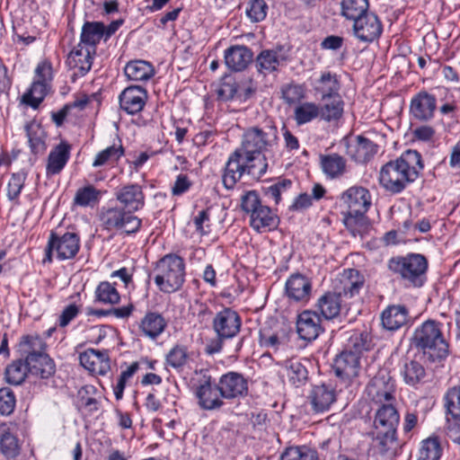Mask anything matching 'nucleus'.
<instances>
[{"label":"nucleus","mask_w":460,"mask_h":460,"mask_svg":"<svg viewBox=\"0 0 460 460\" xmlns=\"http://www.w3.org/2000/svg\"><path fill=\"white\" fill-rule=\"evenodd\" d=\"M423 168L421 155L416 150L408 149L382 166L380 185L392 194H399L420 177Z\"/></svg>","instance_id":"1"},{"label":"nucleus","mask_w":460,"mask_h":460,"mask_svg":"<svg viewBox=\"0 0 460 460\" xmlns=\"http://www.w3.org/2000/svg\"><path fill=\"white\" fill-rule=\"evenodd\" d=\"M371 342L366 331H354L349 335L343 350L334 360L333 368L339 378L350 381L358 376L362 353L370 349Z\"/></svg>","instance_id":"2"},{"label":"nucleus","mask_w":460,"mask_h":460,"mask_svg":"<svg viewBox=\"0 0 460 460\" xmlns=\"http://www.w3.org/2000/svg\"><path fill=\"white\" fill-rule=\"evenodd\" d=\"M441 327L438 322L428 320L415 330L412 337L415 347L421 349L431 361L442 360L449 353V345Z\"/></svg>","instance_id":"3"},{"label":"nucleus","mask_w":460,"mask_h":460,"mask_svg":"<svg viewBox=\"0 0 460 460\" xmlns=\"http://www.w3.org/2000/svg\"><path fill=\"white\" fill-rule=\"evenodd\" d=\"M428 260L420 253L394 256L387 262L388 270L396 275L405 286L420 288L427 280Z\"/></svg>","instance_id":"4"},{"label":"nucleus","mask_w":460,"mask_h":460,"mask_svg":"<svg viewBox=\"0 0 460 460\" xmlns=\"http://www.w3.org/2000/svg\"><path fill=\"white\" fill-rule=\"evenodd\" d=\"M279 131L275 122L271 119L261 124L251 126L243 130L241 146L236 150L241 155H262L278 144ZM251 160V158H249Z\"/></svg>","instance_id":"5"},{"label":"nucleus","mask_w":460,"mask_h":460,"mask_svg":"<svg viewBox=\"0 0 460 460\" xmlns=\"http://www.w3.org/2000/svg\"><path fill=\"white\" fill-rule=\"evenodd\" d=\"M184 259L175 253H168L155 264V283L163 293L180 290L185 281Z\"/></svg>","instance_id":"6"},{"label":"nucleus","mask_w":460,"mask_h":460,"mask_svg":"<svg viewBox=\"0 0 460 460\" xmlns=\"http://www.w3.org/2000/svg\"><path fill=\"white\" fill-rule=\"evenodd\" d=\"M191 383L193 394L200 409L215 411L225 405L218 381L216 382L209 369L195 370Z\"/></svg>","instance_id":"7"},{"label":"nucleus","mask_w":460,"mask_h":460,"mask_svg":"<svg viewBox=\"0 0 460 460\" xmlns=\"http://www.w3.org/2000/svg\"><path fill=\"white\" fill-rule=\"evenodd\" d=\"M346 207L345 224L350 226L363 220L364 215L371 206V195L367 189L361 186H352L346 190L340 198Z\"/></svg>","instance_id":"8"},{"label":"nucleus","mask_w":460,"mask_h":460,"mask_svg":"<svg viewBox=\"0 0 460 460\" xmlns=\"http://www.w3.org/2000/svg\"><path fill=\"white\" fill-rule=\"evenodd\" d=\"M80 249V237L75 232L51 231L46 247L44 262H51L53 254L58 261L75 257Z\"/></svg>","instance_id":"9"},{"label":"nucleus","mask_w":460,"mask_h":460,"mask_svg":"<svg viewBox=\"0 0 460 460\" xmlns=\"http://www.w3.org/2000/svg\"><path fill=\"white\" fill-rule=\"evenodd\" d=\"M99 217L103 229L107 231L121 230L127 234L138 232L142 225L140 218L128 213L123 208H102Z\"/></svg>","instance_id":"10"},{"label":"nucleus","mask_w":460,"mask_h":460,"mask_svg":"<svg viewBox=\"0 0 460 460\" xmlns=\"http://www.w3.org/2000/svg\"><path fill=\"white\" fill-rule=\"evenodd\" d=\"M367 398L376 404L395 402L396 384L386 367L380 368L366 386Z\"/></svg>","instance_id":"11"},{"label":"nucleus","mask_w":460,"mask_h":460,"mask_svg":"<svg viewBox=\"0 0 460 460\" xmlns=\"http://www.w3.org/2000/svg\"><path fill=\"white\" fill-rule=\"evenodd\" d=\"M222 396L227 401H235L246 397L249 394L248 379L236 371H228L218 379Z\"/></svg>","instance_id":"12"},{"label":"nucleus","mask_w":460,"mask_h":460,"mask_svg":"<svg viewBox=\"0 0 460 460\" xmlns=\"http://www.w3.org/2000/svg\"><path fill=\"white\" fill-rule=\"evenodd\" d=\"M370 436L372 438L371 448L380 456L394 460L400 454L401 444L397 430L373 429Z\"/></svg>","instance_id":"13"},{"label":"nucleus","mask_w":460,"mask_h":460,"mask_svg":"<svg viewBox=\"0 0 460 460\" xmlns=\"http://www.w3.org/2000/svg\"><path fill=\"white\" fill-rule=\"evenodd\" d=\"M307 400L314 413H324L330 411L337 401L336 388L331 383L314 385L308 393Z\"/></svg>","instance_id":"14"},{"label":"nucleus","mask_w":460,"mask_h":460,"mask_svg":"<svg viewBox=\"0 0 460 460\" xmlns=\"http://www.w3.org/2000/svg\"><path fill=\"white\" fill-rule=\"evenodd\" d=\"M241 325L242 319L239 314L229 307L217 312L212 321L215 333L221 338H227L228 340L239 333Z\"/></svg>","instance_id":"15"},{"label":"nucleus","mask_w":460,"mask_h":460,"mask_svg":"<svg viewBox=\"0 0 460 460\" xmlns=\"http://www.w3.org/2000/svg\"><path fill=\"white\" fill-rule=\"evenodd\" d=\"M147 100V90L140 85H129L119 95V108L128 115L141 112Z\"/></svg>","instance_id":"16"},{"label":"nucleus","mask_w":460,"mask_h":460,"mask_svg":"<svg viewBox=\"0 0 460 460\" xmlns=\"http://www.w3.org/2000/svg\"><path fill=\"white\" fill-rule=\"evenodd\" d=\"M353 34L362 42H373L383 31V25L378 16L371 12L353 22Z\"/></svg>","instance_id":"17"},{"label":"nucleus","mask_w":460,"mask_h":460,"mask_svg":"<svg viewBox=\"0 0 460 460\" xmlns=\"http://www.w3.org/2000/svg\"><path fill=\"white\" fill-rule=\"evenodd\" d=\"M312 295V281L301 273H294L288 277L285 284V296L288 300L306 304Z\"/></svg>","instance_id":"18"},{"label":"nucleus","mask_w":460,"mask_h":460,"mask_svg":"<svg viewBox=\"0 0 460 460\" xmlns=\"http://www.w3.org/2000/svg\"><path fill=\"white\" fill-rule=\"evenodd\" d=\"M296 325L299 338L307 341H314L324 331L320 314L312 310L300 313Z\"/></svg>","instance_id":"19"},{"label":"nucleus","mask_w":460,"mask_h":460,"mask_svg":"<svg viewBox=\"0 0 460 460\" xmlns=\"http://www.w3.org/2000/svg\"><path fill=\"white\" fill-rule=\"evenodd\" d=\"M116 199L128 213L133 214L142 209L146 203L143 189L137 183L124 185L115 191Z\"/></svg>","instance_id":"20"},{"label":"nucleus","mask_w":460,"mask_h":460,"mask_svg":"<svg viewBox=\"0 0 460 460\" xmlns=\"http://www.w3.org/2000/svg\"><path fill=\"white\" fill-rule=\"evenodd\" d=\"M168 322L156 311H146L137 323L139 335L151 341H156L166 330Z\"/></svg>","instance_id":"21"},{"label":"nucleus","mask_w":460,"mask_h":460,"mask_svg":"<svg viewBox=\"0 0 460 460\" xmlns=\"http://www.w3.org/2000/svg\"><path fill=\"white\" fill-rule=\"evenodd\" d=\"M79 361L82 367L93 375H106L111 369L108 350L88 349L80 353Z\"/></svg>","instance_id":"22"},{"label":"nucleus","mask_w":460,"mask_h":460,"mask_svg":"<svg viewBox=\"0 0 460 460\" xmlns=\"http://www.w3.org/2000/svg\"><path fill=\"white\" fill-rule=\"evenodd\" d=\"M96 52L75 46L68 54L66 65L73 71L72 80L84 76L92 68Z\"/></svg>","instance_id":"23"},{"label":"nucleus","mask_w":460,"mask_h":460,"mask_svg":"<svg viewBox=\"0 0 460 460\" xmlns=\"http://www.w3.org/2000/svg\"><path fill=\"white\" fill-rule=\"evenodd\" d=\"M436 108V97L426 91H421L412 97L410 111L416 119L427 121L433 118Z\"/></svg>","instance_id":"24"},{"label":"nucleus","mask_w":460,"mask_h":460,"mask_svg":"<svg viewBox=\"0 0 460 460\" xmlns=\"http://www.w3.org/2000/svg\"><path fill=\"white\" fill-rule=\"evenodd\" d=\"M72 146L62 140L49 154L46 164V175L51 177L61 172L71 155Z\"/></svg>","instance_id":"25"},{"label":"nucleus","mask_w":460,"mask_h":460,"mask_svg":"<svg viewBox=\"0 0 460 460\" xmlns=\"http://www.w3.org/2000/svg\"><path fill=\"white\" fill-rule=\"evenodd\" d=\"M400 414L394 402L380 403L373 421V429L397 430Z\"/></svg>","instance_id":"26"},{"label":"nucleus","mask_w":460,"mask_h":460,"mask_svg":"<svg viewBox=\"0 0 460 460\" xmlns=\"http://www.w3.org/2000/svg\"><path fill=\"white\" fill-rule=\"evenodd\" d=\"M243 155L240 150H234L226 163L222 182L226 189L233 190L241 177L245 173L243 164L241 162Z\"/></svg>","instance_id":"27"},{"label":"nucleus","mask_w":460,"mask_h":460,"mask_svg":"<svg viewBox=\"0 0 460 460\" xmlns=\"http://www.w3.org/2000/svg\"><path fill=\"white\" fill-rule=\"evenodd\" d=\"M252 51L244 45L231 46L225 50V63L233 71H243L252 62Z\"/></svg>","instance_id":"28"},{"label":"nucleus","mask_w":460,"mask_h":460,"mask_svg":"<svg viewBox=\"0 0 460 460\" xmlns=\"http://www.w3.org/2000/svg\"><path fill=\"white\" fill-rule=\"evenodd\" d=\"M283 46H277L273 49H264L259 53L255 59L257 71L264 75L278 70L281 62L286 61L287 57L280 55Z\"/></svg>","instance_id":"29"},{"label":"nucleus","mask_w":460,"mask_h":460,"mask_svg":"<svg viewBox=\"0 0 460 460\" xmlns=\"http://www.w3.org/2000/svg\"><path fill=\"white\" fill-rule=\"evenodd\" d=\"M409 322V311L405 305H392L381 314V323L388 331H397Z\"/></svg>","instance_id":"30"},{"label":"nucleus","mask_w":460,"mask_h":460,"mask_svg":"<svg viewBox=\"0 0 460 460\" xmlns=\"http://www.w3.org/2000/svg\"><path fill=\"white\" fill-rule=\"evenodd\" d=\"M25 363L29 373L41 379H49L56 372V364L46 351L25 358Z\"/></svg>","instance_id":"31"},{"label":"nucleus","mask_w":460,"mask_h":460,"mask_svg":"<svg viewBox=\"0 0 460 460\" xmlns=\"http://www.w3.org/2000/svg\"><path fill=\"white\" fill-rule=\"evenodd\" d=\"M278 225L279 217L269 206L261 205L250 215V226L258 233L275 229Z\"/></svg>","instance_id":"32"},{"label":"nucleus","mask_w":460,"mask_h":460,"mask_svg":"<svg viewBox=\"0 0 460 460\" xmlns=\"http://www.w3.org/2000/svg\"><path fill=\"white\" fill-rule=\"evenodd\" d=\"M377 152V145L364 136H358L355 144L347 145V154L357 163H366Z\"/></svg>","instance_id":"33"},{"label":"nucleus","mask_w":460,"mask_h":460,"mask_svg":"<svg viewBox=\"0 0 460 460\" xmlns=\"http://www.w3.org/2000/svg\"><path fill=\"white\" fill-rule=\"evenodd\" d=\"M103 29L104 24L101 22H85L77 46L96 52V46L103 38Z\"/></svg>","instance_id":"34"},{"label":"nucleus","mask_w":460,"mask_h":460,"mask_svg":"<svg viewBox=\"0 0 460 460\" xmlns=\"http://www.w3.org/2000/svg\"><path fill=\"white\" fill-rule=\"evenodd\" d=\"M340 282L341 295L351 298L359 294L365 284V278L358 270L347 269L343 270Z\"/></svg>","instance_id":"35"},{"label":"nucleus","mask_w":460,"mask_h":460,"mask_svg":"<svg viewBox=\"0 0 460 460\" xmlns=\"http://www.w3.org/2000/svg\"><path fill=\"white\" fill-rule=\"evenodd\" d=\"M320 165L323 173L329 179L340 178L347 171L346 159L336 153L321 155Z\"/></svg>","instance_id":"36"},{"label":"nucleus","mask_w":460,"mask_h":460,"mask_svg":"<svg viewBox=\"0 0 460 460\" xmlns=\"http://www.w3.org/2000/svg\"><path fill=\"white\" fill-rule=\"evenodd\" d=\"M341 292H326L321 296L316 307L326 320L336 318L341 309Z\"/></svg>","instance_id":"37"},{"label":"nucleus","mask_w":460,"mask_h":460,"mask_svg":"<svg viewBox=\"0 0 460 460\" xmlns=\"http://www.w3.org/2000/svg\"><path fill=\"white\" fill-rule=\"evenodd\" d=\"M124 73L128 80L146 82L155 75V68L150 62L137 59L128 62Z\"/></svg>","instance_id":"38"},{"label":"nucleus","mask_w":460,"mask_h":460,"mask_svg":"<svg viewBox=\"0 0 460 460\" xmlns=\"http://www.w3.org/2000/svg\"><path fill=\"white\" fill-rule=\"evenodd\" d=\"M25 131L31 153L43 154L47 149V134L41 125L36 122L27 123Z\"/></svg>","instance_id":"39"},{"label":"nucleus","mask_w":460,"mask_h":460,"mask_svg":"<svg viewBox=\"0 0 460 460\" xmlns=\"http://www.w3.org/2000/svg\"><path fill=\"white\" fill-rule=\"evenodd\" d=\"M314 89L322 94L323 101H326L329 97L340 95L341 84L336 74L327 71L321 75Z\"/></svg>","instance_id":"40"},{"label":"nucleus","mask_w":460,"mask_h":460,"mask_svg":"<svg viewBox=\"0 0 460 460\" xmlns=\"http://www.w3.org/2000/svg\"><path fill=\"white\" fill-rule=\"evenodd\" d=\"M305 363L308 361L305 359L303 362L299 358H291L285 363L288 379L296 387L304 385L308 380V370Z\"/></svg>","instance_id":"41"},{"label":"nucleus","mask_w":460,"mask_h":460,"mask_svg":"<svg viewBox=\"0 0 460 460\" xmlns=\"http://www.w3.org/2000/svg\"><path fill=\"white\" fill-rule=\"evenodd\" d=\"M401 375L405 384L413 387L423 384L427 376L424 366L414 359L406 361L403 364L401 369Z\"/></svg>","instance_id":"42"},{"label":"nucleus","mask_w":460,"mask_h":460,"mask_svg":"<svg viewBox=\"0 0 460 460\" xmlns=\"http://www.w3.org/2000/svg\"><path fill=\"white\" fill-rule=\"evenodd\" d=\"M47 344L39 335H23L18 343V350L24 358L46 351Z\"/></svg>","instance_id":"43"},{"label":"nucleus","mask_w":460,"mask_h":460,"mask_svg":"<svg viewBox=\"0 0 460 460\" xmlns=\"http://www.w3.org/2000/svg\"><path fill=\"white\" fill-rule=\"evenodd\" d=\"M368 8V0H341V14L352 22L367 13Z\"/></svg>","instance_id":"44"},{"label":"nucleus","mask_w":460,"mask_h":460,"mask_svg":"<svg viewBox=\"0 0 460 460\" xmlns=\"http://www.w3.org/2000/svg\"><path fill=\"white\" fill-rule=\"evenodd\" d=\"M0 432V452L8 460L16 458L21 450L17 437L8 429H3Z\"/></svg>","instance_id":"45"},{"label":"nucleus","mask_w":460,"mask_h":460,"mask_svg":"<svg viewBox=\"0 0 460 460\" xmlns=\"http://www.w3.org/2000/svg\"><path fill=\"white\" fill-rule=\"evenodd\" d=\"M320 117V105L313 102H301L294 110V119L301 126Z\"/></svg>","instance_id":"46"},{"label":"nucleus","mask_w":460,"mask_h":460,"mask_svg":"<svg viewBox=\"0 0 460 460\" xmlns=\"http://www.w3.org/2000/svg\"><path fill=\"white\" fill-rule=\"evenodd\" d=\"M49 84L33 80L30 89L22 95V102L37 109L49 90Z\"/></svg>","instance_id":"47"},{"label":"nucleus","mask_w":460,"mask_h":460,"mask_svg":"<svg viewBox=\"0 0 460 460\" xmlns=\"http://www.w3.org/2000/svg\"><path fill=\"white\" fill-rule=\"evenodd\" d=\"M330 102L320 105V118L325 121L338 120L342 117L344 102L341 95L327 98Z\"/></svg>","instance_id":"48"},{"label":"nucleus","mask_w":460,"mask_h":460,"mask_svg":"<svg viewBox=\"0 0 460 460\" xmlns=\"http://www.w3.org/2000/svg\"><path fill=\"white\" fill-rule=\"evenodd\" d=\"M244 162H243L244 172L251 175L253 179L262 177L268 169V162L265 155H253L249 159L248 155H243Z\"/></svg>","instance_id":"49"},{"label":"nucleus","mask_w":460,"mask_h":460,"mask_svg":"<svg viewBox=\"0 0 460 460\" xmlns=\"http://www.w3.org/2000/svg\"><path fill=\"white\" fill-rule=\"evenodd\" d=\"M27 173L23 171L11 174L6 186V196L9 201L19 205V197L25 185Z\"/></svg>","instance_id":"50"},{"label":"nucleus","mask_w":460,"mask_h":460,"mask_svg":"<svg viewBox=\"0 0 460 460\" xmlns=\"http://www.w3.org/2000/svg\"><path fill=\"white\" fill-rule=\"evenodd\" d=\"M28 372L25 359H18L6 367L4 378L8 384L19 385L25 380Z\"/></svg>","instance_id":"51"},{"label":"nucleus","mask_w":460,"mask_h":460,"mask_svg":"<svg viewBox=\"0 0 460 460\" xmlns=\"http://www.w3.org/2000/svg\"><path fill=\"white\" fill-rule=\"evenodd\" d=\"M306 96V89L304 84L290 83L281 87V98L289 106L302 102Z\"/></svg>","instance_id":"52"},{"label":"nucleus","mask_w":460,"mask_h":460,"mask_svg":"<svg viewBox=\"0 0 460 460\" xmlns=\"http://www.w3.org/2000/svg\"><path fill=\"white\" fill-rule=\"evenodd\" d=\"M280 460H319V455L306 446L289 447L283 451Z\"/></svg>","instance_id":"53"},{"label":"nucleus","mask_w":460,"mask_h":460,"mask_svg":"<svg viewBox=\"0 0 460 460\" xmlns=\"http://www.w3.org/2000/svg\"><path fill=\"white\" fill-rule=\"evenodd\" d=\"M100 199L101 191L93 185H87L77 190L74 202L80 207H93Z\"/></svg>","instance_id":"54"},{"label":"nucleus","mask_w":460,"mask_h":460,"mask_svg":"<svg viewBox=\"0 0 460 460\" xmlns=\"http://www.w3.org/2000/svg\"><path fill=\"white\" fill-rule=\"evenodd\" d=\"M120 296L117 288L108 281L101 282L95 289V301L102 304L115 305L119 302Z\"/></svg>","instance_id":"55"},{"label":"nucleus","mask_w":460,"mask_h":460,"mask_svg":"<svg viewBox=\"0 0 460 460\" xmlns=\"http://www.w3.org/2000/svg\"><path fill=\"white\" fill-rule=\"evenodd\" d=\"M442 448L438 438H429L421 442L418 460H439Z\"/></svg>","instance_id":"56"},{"label":"nucleus","mask_w":460,"mask_h":460,"mask_svg":"<svg viewBox=\"0 0 460 460\" xmlns=\"http://www.w3.org/2000/svg\"><path fill=\"white\" fill-rule=\"evenodd\" d=\"M123 155L124 148L122 145H112L96 155L93 162V166L101 167L111 162H117Z\"/></svg>","instance_id":"57"},{"label":"nucleus","mask_w":460,"mask_h":460,"mask_svg":"<svg viewBox=\"0 0 460 460\" xmlns=\"http://www.w3.org/2000/svg\"><path fill=\"white\" fill-rule=\"evenodd\" d=\"M188 358V348L185 345L176 344L169 350L165 360L168 366L179 369L187 363Z\"/></svg>","instance_id":"58"},{"label":"nucleus","mask_w":460,"mask_h":460,"mask_svg":"<svg viewBox=\"0 0 460 460\" xmlns=\"http://www.w3.org/2000/svg\"><path fill=\"white\" fill-rule=\"evenodd\" d=\"M238 90L239 84H237L235 78L232 75H225L221 79V83L217 90V96L222 101H231L234 98L240 96L238 95Z\"/></svg>","instance_id":"59"},{"label":"nucleus","mask_w":460,"mask_h":460,"mask_svg":"<svg viewBox=\"0 0 460 460\" xmlns=\"http://www.w3.org/2000/svg\"><path fill=\"white\" fill-rule=\"evenodd\" d=\"M268 9L265 0H249L245 13L252 22H260L266 18Z\"/></svg>","instance_id":"60"},{"label":"nucleus","mask_w":460,"mask_h":460,"mask_svg":"<svg viewBox=\"0 0 460 460\" xmlns=\"http://www.w3.org/2000/svg\"><path fill=\"white\" fill-rule=\"evenodd\" d=\"M446 412L450 416H460V385L449 388L444 395Z\"/></svg>","instance_id":"61"},{"label":"nucleus","mask_w":460,"mask_h":460,"mask_svg":"<svg viewBox=\"0 0 460 460\" xmlns=\"http://www.w3.org/2000/svg\"><path fill=\"white\" fill-rule=\"evenodd\" d=\"M16 407V395L10 387L0 388V415H11Z\"/></svg>","instance_id":"62"},{"label":"nucleus","mask_w":460,"mask_h":460,"mask_svg":"<svg viewBox=\"0 0 460 460\" xmlns=\"http://www.w3.org/2000/svg\"><path fill=\"white\" fill-rule=\"evenodd\" d=\"M262 204L261 199L256 190L245 191L241 197V208L243 211L249 215H251Z\"/></svg>","instance_id":"63"},{"label":"nucleus","mask_w":460,"mask_h":460,"mask_svg":"<svg viewBox=\"0 0 460 460\" xmlns=\"http://www.w3.org/2000/svg\"><path fill=\"white\" fill-rule=\"evenodd\" d=\"M292 185V181L283 179L265 189V194L274 199L275 204L281 200V194L288 190Z\"/></svg>","instance_id":"64"}]
</instances>
